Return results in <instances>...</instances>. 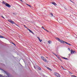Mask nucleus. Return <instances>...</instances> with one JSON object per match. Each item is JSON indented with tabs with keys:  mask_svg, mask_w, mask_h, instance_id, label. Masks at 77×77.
<instances>
[{
	"mask_svg": "<svg viewBox=\"0 0 77 77\" xmlns=\"http://www.w3.org/2000/svg\"><path fill=\"white\" fill-rule=\"evenodd\" d=\"M60 42L61 43V44H64V42L66 44H68V45H71L70 44H69L67 42H66L64 41H63V40H61L60 41Z\"/></svg>",
	"mask_w": 77,
	"mask_h": 77,
	"instance_id": "obj_1",
	"label": "nucleus"
},
{
	"mask_svg": "<svg viewBox=\"0 0 77 77\" xmlns=\"http://www.w3.org/2000/svg\"><path fill=\"white\" fill-rule=\"evenodd\" d=\"M3 4H5V6H7V7H8V8H10V7H11V6H10V5H9V4L7 3L5 4V3L4 2H3Z\"/></svg>",
	"mask_w": 77,
	"mask_h": 77,
	"instance_id": "obj_2",
	"label": "nucleus"
},
{
	"mask_svg": "<svg viewBox=\"0 0 77 77\" xmlns=\"http://www.w3.org/2000/svg\"><path fill=\"white\" fill-rule=\"evenodd\" d=\"M54 75L56 76V77H60V75L59 74L57 73H54Z\"/></svg>",
	"mask_w": 77,
	"mask_h": 77,
	"instance_id": "obj_3",
	"label": "nucleus"
},
{
	"mask_svg": "<svg viewBox=\"0 0 77 77\" xmlns=\"http://www.w3.org/2000/svg\"><path fill=\"white\" fill-rule=\"evenodd\" d=\"M8 21H9L12 24H14V22L13 21H12L11 20H8Z\"/></svg>",
	"mask_w": 77,
	"mask_h": 77,
	"instance_id": "obj_4",
	"label": "nucleus"
},
{
	"mask_svg": "<svg viewBox=\"0 0 77 77\" xmlns=\"http://www.w3.org/2000/svg\"><path fill=\"white\" fill-rule=\"evenodd\" d=\"M37 38L38 39V41H39L40 42H42V39L41 40V39H40V38H39V37H37Z\"/></svg>",
	"mask_w": 77,
	"mask_h": 77,
	"instance_id": "obj_5",
	"label": "nucleus"
},
{
	"mask_svg": "<svg viewBox=\"0 0 77 77\" xmlns=\"http://www.w3.org/2000/svg\"><path fill=\"white\" fill-rule=\"evenodd\" d=\"M27 30H28L29 31V32H30V33H32L34 35V33H33V32H32V30H31L29 29V28H27Z\"/></svg>",
	"mask_w": 77,
	"mask_h": 77,
	"instance_id": "obj_6",
	"label": "nucleus"
},
{
	"mask_svg": "<svg viewBox=\"0 0 77 77\" xmlns=\"http://www.w3.org/2000/svg\"><path fill=\"white\" fill-rule=\"evenodd\" d=\"M51 3L52 4V5H54V6H57V4H56V3L54 2H52Z\"/></svg>",
	"mask_w": 77,
	"mask_h": 77,
	"instance_id": "obj_7",
	"label": "nucleus"
},
{
	"mask_svg": "<svg viewBox=\"0 0 77 77\" xmlns=\"http://www.w3.org/2000/svg\"><path fill=\"white\" fill-rule=\"evenodd\" d=\"M71 54H72L73 53H74V52L73 51L72 49L71 51Z\"/></svg>",
	"mask_w": 77,
	"mask_h": 77,
	"instance_id": "obj_8",
	"label": "nucleus"
},
{
	"mask_svg": "<svg viewBox=\"0 0 77 77\" xmlns=\"http://www.w3.org/2000/svg\"><path fill=\"white\" fill-rule=\"evenodd\" d=\"M37 69H39V70H41V68L39 67L38 66H37Z\"/></svg>",
	"mask_w": 77,
	"mask_h": 77,
	"instance_id": "obj_9",
	"label": "nucleus"
},
{
	"mask_svg": "<svg viewBox=\"0 0 77 77\" xmlns=\"http://www.w3.org/2000/svg\"><path fill=\"white\" fill-rule=\"evenodd\" d=\"M52 42H51V41H50V40H49L48 41V43H49V44H51V43H52Z\"/></svg>",
	"mask_w": 77,
	"mask_h": 77,
	"instance_id": "obj_10",
	"label": "nucleus"
},
{
	"mask_svg": "<svg viewBox=\"0 0 77 77\" xmlns=\"http://www.w3.org/2000/svg\"><path fill=\"white\" fill-rule=\"evenodd\" d=\"M0 38H5V37H4L2 35H0Z\"/></svg>",
	"mask_w": 77,
	"mask_h": 77,
	"instance_id": "obj_11",
	"label": "nucleus"
},
{
	"mask_svg": "<svg viewBox=\"0 0 77 77\" xmlns=\"http://www.w3.org/2000/svg\"><path fill=\"white\" fill-rule=\"evenodd\" d=\"M44 61H45V62H48V61L46 60V59H45L44 60Z\"/></svg>",
	"mask_w": 77,
	"mask_h": 77,
	"instance_id": "obj_12",
	"label": "nucleus"
},
{
	"mask_svg": "<svg viewBox=\"0 0 77 77\" xmlns=\"http://www.w3.org/2000/svg\"><path fill=\"white\" fill-rule=\"evenodd\" d=\"M47 69H49V70H50V71H52L51 69L49 68V67H47Z\"/></svg>",
	"mask_w": 77,
	"mask_h": 77,
	"instance_id": "obj_13",
	"label": "nucleus"
},
{
	"mask_svg": "<svg viewBox=\"0 0 77 77\" xmlns=\"http://www.w3.org/2000/svg\"><path fill=\"white\" fill-rule=\"evenodd\" d=\"M57 40H58V41H60V40H61L59 39V38H57Z\"/></svg>",
	"mask_w": 77,
	"mask_h": 77,
	"instance_id": "obj_14",
	"label": "nucleus"
},
{
	"mask_svg": "<svg viewBox=\"0 0 77 77\" xmlns=\"http://www.w3.org/2000/svg\"><path fill=\"white\" fill-rule=\"evenodd\" d=\"M41 58H42V60H43L45 59L43 57H41Z\"/></svg>",
	"mask_w": 77,
	"mask_h": 77,
	"instance_id": "obj_15",
	"label": "nucleus"
},
{
	"mask_svg": "<svg viewBox=\"0 0 77 77\" xmlns=\"http://www.w3.org/2000/svg\"><path fill=\"white\" fill-rule=\"evenodd\" d=\"M58 59H59V60H60L62 61V60H61V59H60V57H58Z\"/></svg>",
	"mask_w": 77,
	"mask_h": 77,
	"instance_id": "obj_16",
	"label": "nucleus"
},
{
	"mask_svg": "<svg viewBox=\"0 0 77 77\" xmlns=\"http://www.w3.org/2000/svg\"><path fill=\"white\" fill-rule=\"evenodd\" d=\"M50 14H51V15H52V16H53V14H52V13H51Z\"/></svg>",
	"mask_w": 77,
	"mask_h": 77,
	"instance_id": "obj_17",
	"label": "nucleus"
},
{
	"mask_svg": "<svg viewBox=\"0 0 77 77\" xmlns=\"http://www.w3.org/2000/svg\"><path fill=\"white\" fill-rule=\"evenodd\" d=\"M42 29H44V30H45V29H44V27H43V26H42Z\"/></svg>",
	"mask_w": 77,
	"mask_h": 77,
	"instance_id": "obj_18",
	"label": "nucleus"
},
{
	"mask_svg": "<svg viewBox=\"0 0 77 77\" xmlns=\"http://www.w3.org/2000/svg\"><path fill=\"white\" fill-rule=\"evenodd\" d=\"M12 44H13V45H15V46H16V45H15V44H14V43H12Z\"/></svg>",
	"mask_w": 77,
	"mask_h": 77,
	"instance_id": "obj_19",
	"label": "nucleus"
},
{
	"mask_svg": "<svg viewBox=\"0 0 77 77\" xmlns=\"http://www.w3.org/2000/svg\"><path fill=\"white\" fill-rule=\"evenodd\" d=\"M1 17H2V18H4V19H5V17H3V16H1Z\"/></svg>",
	"mask_w": 77,
	"mask_h": 77,
	"instance_id": "obj_20",
	"label": "nucleus"
},
{
	"mask_svg": "<svg viewBox=\"0 0 77 77\" xmlns=\"http://www.w3.org/2000/svg\"><path fill=\"white\" fill-rule=\"evenodd\" d=\"M13 14L14 15H16V13H13Z\"/></svg>",
	"mask_w": 77,
	"mask_h": 77,
	"instance_id": "obj_21",
	"label": "nucleus"
},
{
	"mask_svg": "<svg viewBox=\"0 0 77 77\" xmlns=\"http://www.w3.org/2000/svg\"><path fill=\"white\" fill-rule=\"evenodd\" d=\"M45 30H46V31H47V32H49V31H48L47 30V29H45Z\"/></svg>",
	"mask_w": 77,
	"mask_h": 77,
	"instance_id": "obj_22",
	"label": "nucleus"
},
{
	"mask_svg": "<svg viewBox=\"0 0 77 77\" xmlns=\"http://www.w3.org/2000/svg\"><path fill=\"white\" fill-rule=\"evenodd\" d=\"M69 72V74H72L71 72Z\"/></svg>",
	"mask_w": 77,
	"mask_h": 77,
	"instance_id": "obj_23",
	"label": "nucleus"
},
{
	"mask_svg": "<svg viewBox=\"0 0 77 77\" xmlns=\"http://www.w3.org/2000/svg\"><path fill=\"white\" fill-rule=\"evenodd\" d=\"M24 26L26 28V29H28L27 27H26V25H24Z\"/></svg>",
	"mask_w": 77,
	"mask_h": 77,
	"instance_id": "obj_24",
	"label": "nucleus"
},
{
	"mask_svg": "<svg viewBox=\"0 0 77 77\" xmlns=\"http://www.w3.org/2000/svg\"><path fill=\"white\" fill-rule=\"evenodd\" d=\"M63 59H66V60H68V58H63Z\"/></svg>",
	"mask_w": 77,
	"mask_h": 77,
	"instance_id": "obj_25",
	"label": "nucleus"
},
{
	"mask_svg": "<svg viewBox=\"0 0 77 77\" xmlns=\"http://www.w3.org/2000/svg\"><path fill=\"white\" fill-rule=\"evenodd\" d=\"M26 5H27V6H29V4H26Z\"/></svg>",
	"mask_w": 77,
	"mask_h": 77,
	"instance_id": "obj_26",
	"label": "nucleus"
},
{
	"mask_svg": "<svg viewBox=\"0 0 77 77\" xmlns=\"http://www.w3.org/2000/svg\"><path fill=\"white\" fill-rule=\"evenodd\" d=\"M26 5H27V6H29V4H26Z\"/></svg>",
	"mask_w": 77,
	"mask_h": 77,
	"instance_id": "obj_27",
	"label": "nucleus"
},
{
	"mask_svg": "<svg viewBox=\"0 0 77 77\" xmlns=\"http://www.w3.org/2000/svg\"><path fill=\"white\" fill-rule=\"evenodd\" d=\"M16 25L17 26H18V27H20V26H18V25H17V24H16Z\"/></svg>",
	"mask_w": 77,
	"mask_h": 77,
	"instance_id": "obj_28",
	"label": "nucleus"
},
{
	"mask_svg": "<svg viewBox=\"0 0 77 77\" xmlns=\"http://www.w3.org/2000/svg\"><path fill=\"white\" fill-rule=\"evenodd\" d=\"M20 1H21V2H23V1L22 0H19Z\"/></svg>",
	"mask_w": 77,
	"mask_h": 77,
	"instance_id": "obj_29",
	"label": "nucleus"
},
{
	"mask_svg": "<svg viewBox=\"0 0 77 77\" xmlns=\"http://www.w3.org/2000/svg\"><path fill=\"white\" fill-rule=\"evenodd\" d=\"M29 6V7H30V8L31 7V6H30V5H28Z\"/></svg>",
	"mask_w": 77,
	"mask_h": 77,
	"instance_id": "obj_30",
	"label": "nucleus"
},
{
	"mask_svg": "<svg viewBox=\"0 0 77 77\" xmlns=\"http://www.w3.org/2000/svg\"><path fill=\"white\" fill-rule=\"evenodd\" d=\"M53 54H54L55 56H56V54H54V53H53Z\"/></svg>",
	"mask_w": 77,
	"mask_h": 77,
	"instance_id": "obj_31",
	"label": "nucleus"
},
{
	"mask_svg": "<svg viewBox=\"0 0 77 77\" xmlns=\"http://www.w3.org/2000/svg\"><path fill=\"white\" fill-rule=\"evenodd\" d=\"M70 0V1H71V2H72V3H74V2H72V1H71V0Z\"/></svg>",
	"mask_w": 77,
	"mask_h": 77,
	"instance_id": "obj_32",
	"label": "nucleus"
},
{
	"mask_svg": "<svg viewBox=\"0 0 77 77\" xmlns=\"http://www.w3.org/2000/svg\"><path fill=\"white\" fill-rule=\"evenodd\" d=\"M56 56H57V57H58V56H57V55H56Z\"/></svg>",
	"mask_w": 77,
	"mask_h": 77,
	"instance_id": "obj_33",
	"label": "nucleus"
},
{
	"mask_svg": "<svg viewBox=\"0 0 77 77\" xmlns=\"http://www.w3.org/2000/svg\"><path fill=\"white\" fill-rule=\"evenodd\" d=\"M34 68L35 69H36V67H35V66H34Z\"/></svg>",
	"mask_w": 77,
	"mask_h": 77,
	"instance_id": "obj_34",
	"label": "nucleus"
},
{
	"mask_svg": "<svg viewBox=\"0 0 77 77\" xmlns=\"http://www.w3.org/2000/svg\"><path fill=\"white\" fill-rule=\"evenodd\" d=\"M61 67H62V68H63V66H61Z\"/></svg>",
	"mask_w": 77,
	"mask_h": 77,
	"instance_id": "obj_35",
	"label": "nucleus"
},
{
	"mask_svg": "<svg viewBox=\"0 0 77 77\" xmlns=\"http://www.w3.org/2000/svg\"><path fill=\"white\" fill-rule=\"evenodd\" d=\"M74 52H74H75V51H73Z\"/></svg>",
	"mask_w": 77,
	"mask_h": 77,
	"instance_id": "obj_36",
	"label": "nucleus"
},
{
	"mask_svg": "<svg viewBox=\"0 0 77 77\" xmlns=\"http://www.w3.org/2000/svg\"><path fill=\"white\" fill-rule=\"evenodd\" d=\"M46 58H47V57H46Z\"/></svg>",
	"mask_w": 77,
	"mask_h": 77,
	"instance_id": "obj_37",
	"label": "nucleus"
}]
</instances>
